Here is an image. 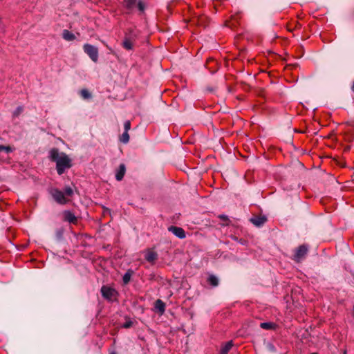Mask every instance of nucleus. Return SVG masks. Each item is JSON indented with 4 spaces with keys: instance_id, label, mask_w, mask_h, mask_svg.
<instances>
[{
    "instance_id": "nucleus-11",
    "label": "nucleus",
    "mask_w": 354,
    "mask_h": 354,
    "mask_svg": "<svg viewBox=\"0 0 354 354\" xmlns=\"http://www.w3.org/2000/svg\"><path fill=\"white\" fill-rule=\"evenodd\" d=\"M155 308L160 312V314H163L165 310V304L162 300L158 299L155 302Z\"/></svg>"
},
{
    "instance_id": "nucleus-29",
    "label": "nucleus",
    "mask_w": 354,
    "mask_h": 354,
    "mask_svg": "<svg viewBox=\"0 0 354 354\" xmlns=\"http://www.w3.org/2000/svg\"><path fill=\"white\" fill-rule=\"evenodd\" d=\"M111 354H115V353H111Z\"/></svg>"
},
{
    "instance_id": "nucleus-23",
    "label": "nucleus",
    "mask_w": 354,
    "mask_h": 354,
    "mask_svg": "<svg viewBox=\"0 0 354 354\" xmlns=\"http://www.w3.org/2000/svg\"><path fill=\"white\" fill-rule=\"evenodd\" d=\"M5 151L6 153H10L12 151V149L9 146L5 147L3 145H0V151Z\"/></svg>"
},
{
    "instance_id": "nucleus-1",
    "label": "nucleus",
    "mask_w": 354,
    "mask_h": 354,
    "mask_svg": "<svg viewBox=\"0 0 354 354\" xmlns=\"http://www.w3.org/2000/svg\"><path fill=\"white\" fill-rule=\"evenodd\" d=\"M50 159L56 162V169L59 175H62L66 169L71 167V160L64 152H59L56 148L49 151Z\"/></svg>"
},
{
    "instance_id": "nucleus-13",
    "label": "nucleus",
    "mask_w": 354,
    "mask_h": 354,
    "mask_svg": "<svg viewBox=\"0 0 354 354\" xmlns=\"http://www.w3.org/2000/svg\"><path fill=\"white\" fill-rule=\"evenodd\" d=\"M122 46L127 50H131L133 47V42L131 38L126 37L123 41Z\"/></svg>"
},
{
    "instance_id": "nucleus-10",
    "label": "nucleus",
    "mask_w": 354,
    "mask_h": 354,
    "mask_svg": "<svg viewBox=\"0 0 354 354\" xmlns=\"http://www.w3.org/2000/svg\"><path fill=\"white\" fill-rule=\"evenodd\" d=\"M125 171H126L125 165L124 164H121L119 167L118 170L117 171L116 174H115V178L117 179V180L120 181L123 178L124 174H125Z\"/></svg>"
},
{
    "instance_id": "nucleus-20",
    "label": "nucleus",
    "mask_w": 354,
    "mask_h": 354,
    "mask_svg": "<svg viewBox=\"0 0 354 354\" xmlns=\"http://www.w3.org/2000/svg\"><path fill=\"white\" fill-rule=\"evenodd\" d=\"M80 95L84 99H89L91 97V94L86 89L81 90Z\"/></svg>"
},
{
    "instance_id": "nucleus-18",
    "label": "nucleus",
    "mask_w": 354,
    "mask_h": 354,
    "mask_svg": "<svg viewBox=\"0 0 354 354\" xmlns=\"http://www.w3.org/2000/svg\"><path fill=\"white\" fill-rule=\"evenodd\" d=\"M120 140L124 144L127 143L129 140V135L128 132L124 131L120 136Z\"/></svg>"
},
{
    "instance_id": "nucleus-19",
    "label": "nucleus",
    "mask_w": 354,
    "mask_h": 354,
    "mask_svg": "<svg viewBox=\"0 0 354 354\" xmlns=\"http://www.w3.org/2000/svg\"><path fill=\"white\" fill-rule=\"evenodd\" d=\"M125 6L128 9H132L136 3V0H124Z\"/></svg>"
},
{
    "instance_id": "nucleus-15",
    "label": "nucleus",
    "mask_w": 354,
    "mask_h": 354,
    "mask_svg": "<svg viewBox=\"0 0 354 354\" xmlns=\"http://www.w3.org/2000/svg\"><path fill=\"white\" fill-rule=\"evenodd\" d=\"M207 281L209 284H211L212 286H217L218 284V278L214 275H210L208 277Z\"/></svg>"
},
{
    "instance_id": "nucleus-3",
    "label": "nucleus",
    "mask_w": 354,
    "mask_h": 354,
    "mask_svg": "<svg viewBox=\"0 0 354 354\" xmlns=\"http://www.w3.org/2000/svg\"><path fill=\"white\" fill-rule=\"evenodd\" d=\"M51 195L54 200L59 204H66L68 200L66 198L64 192L57 189H54L51 191Z\"/></svg>"
},
{
    "instance_id": "nucleus-6",
    "label": "nucleus",
    "mask_w": 354,
    "mask_h": 354,
    "mask_svg": "<svg viewBox=\"0 0 354 354\" xmlns=\"http://www.w3.org/2000/svg\"><path fill=\"white\" fill-rule=\"evenodd\" d=\"M63 216H64V220L65 221H67V222L70 223L75 224L77 221V218L71 211H68V210L64 211L63 212Z\"/></svg>"
},
{
    "instance_id": "nucleus-9",
    "label": "nucleus",
    "mask_w": 354,
    "mask_h": 354,
    "mask_svg": "<svg viewBox=\"0 0 354 354\" xmlns=\"http://www.w3.org/2000/svg\"><path fill=\"white\" fill-rule=\"evenodd\" d=\"M250 221L256 226L262 225L266 221V218L265 216H255L250 218Z\"/></svg>"
},
{
    "instance_id": "nucleus-5",
    "label": "nucleus",
    "mask_w": 354,
    "mask_h": 354,
    "mask_svg": "<svg viewBox=\"0 0 354 354\" xmlns=\"http://www.w3.org/2000/svg\"><path fill=\"white\" fill-rule=\"evenodd\" d=\"M169 231L179 239H184L186 236L184 230L179 227L171 226L169 227Z\"/></svg>"
},
{
    "instance_id": "nucleus-24",
    "label": "nucleus",
    "mask_w": 354,
    "mask_h": 354,
    "mask_svg": "<svg viewBox=\"0 0 354 354\" xmlns=\"http://www.w3.org/2000/svg\"><path fill=\"white\" fill-rule=\"evenodd\" d=\"M124 131L128 132L131 129V122L129 120H127L124 124Z\"/></svg>"
},
{
    "instance_id": "nucleus-4",
    "label": "nucleus",
    "mask_w": 354,
    "mask_h": 354,
    "mask_svg": "<svg viewBox=\"0 0 354 354\" xmlns=\"http://www.w3.org/2000/svg\"><path fill=\"white\" fill-rule=\"evenodd\" d=\"M308 252V248L306 245H300L295 251L294 255V259L299 262L301 259H303L306 255Z\"/></svg>"
},
{
    "instance_id": "nucleus-27",
    "label": "nucleus",
    "mask_w": 354,
    "mask_h": 354,
    "mask_svg": "<svg viewBox=\"0 0 354 354\" xmlns=\"http://www.w3.org/2000/svg\"><path fill=\"white\" fill-rule=\"evenodd\" d=\"M220 218L222 219H225L227 218V216H224V215H221V216H220Z\"/></svg>"
},
{
    "instance_id": "nucleus-21",
    "label": "nucleus",
    "mask_w": 354,
    "mask_h": 354,
    "mask_svg": "<svg viewBox=\"0 0 354 354\" xmlns=\"http://www.w3.org/2000/svg\"><path fill=\"white\" fill-rule=\"evenodd\" d=\"M64 194L65 196H71L73 194V190L71 187H66Z\"/></svg>"
},
{
    "instance_id": "nucleus-8",
    "label": "nucleus",
    "mask_w": 354,
    "mask_h": 354,
    "mask_svg": "<svg viewBox=\"0 0 354 354\" xmlns=\"http://www.w3.org/2000/svg\"><path fill=\"white\" fill-rule=\"evenodd\" d=\"M157 257H158V254L156 252H155L152 250H148L147 251L146 254H145V259L147 261H149L150 263H153L157 259Z\"/></svg>"
},
{
    "instance_id": "nucleus-28",
    "label": "nucleus",
    "mask_w": 354,
    "mask_h": 354,
    "mask_svg": "<svg viewBox=\"0 0 354 354\" xmlns=\"http://www.w3.org/2000/svg\"><path fill=\"white\" fill-rule=\"evenodd\" d=\"M352 90L354 91V83H353V85L352 86Z\"/></svg>"
},
{
    "instance_id": "nucleus-12",
    "label": "nucleus",
    "mask_w": 354,
    "mask_h": 354,
    "mask_svg": "<svg viewBox=\"0 0 354 354\" xmlns=\"http://www.w3.org/2000/svg\"><path fill=\"white\" fill-rule=\"evenodd\" d=\"M62 37L66 41H73L75 39V36L73 33L68 30H64L62 33Z\"/></svg>"
},
{
    "instance_id": "nucleus-22",
    "label": "nucleus",
    "mask_w": 354,
    "mask_h": 354,
    "mask_svg": "<svg viewBox=\"0 0 354 354\" xmlns=\"http://www.w3.org/2000/svg\"><path fill=\"white\" fill-rule=\"evenodd\" d=\"M23 111L22 106H18L13 113V115L15 117L19 116Z\"/></svg>"
},
{
    "instance_id": "nucleus-17",
    "label": "nucleus",
    "mask_w": 354,
    "mask_h": 354,
    "mask_svg": "<svg viewBox=\"0 0 354 354\" xmlns=\"http://www.w3.org/2000/svg\"><path fill=\"white\" fill-rule=\"evenodd\" d=\"M261 328L266 330L272 329L274 327V324L272 322H263L260 324Z\"/></svg>"
},
{
    "instance_id": "nucleus-16",
    "label": "nucleus",
    "mask_w": 354,
    "mask_h": 354,
    "mask_svg": "<svg viewBox=\"0 0 354 354\" xmlns=\"http://www.w3.org/2000/svg\"><path fill=\"white\" fill-rule=\"evenodd\" d=\"M133 271L131 270H129L123 276L122 280L124 284H127L131 279V275H132Z\"/></svg>"
},
{
    "instance_id": "nucleus-25",
    "label": "nucleus",
    "mask_w": 354,
    "mask_h": 354,
    "mask_svg": "<svg viewBox=\"0 0 354 354\" xmlns=\"http://www.w3.org/2000/svg\"><path fill=\"white\" fill-rule=\"evenodd\" d=\"M138 8L140 11H143L144 9H145V6L144 4L142 3V1H138Z\"/></svg>"
},
{
    "instance_id": "nucleus-2",
    "label": "nucleus",
    "mask_w": 354,
    "mask_h": 354,
    "mask_svg": "<svg viewBox=\"0 0 354 354\" xmlns=\"http://www.w3.org/2000/svg\"><path fill=\"white\" fill-rule=\"evenodd\" d=\"M84 51L88 55L92 61L97 62L98 60V49L97 47L86 44L83 46Z\"/></svg>"
},
{
    "instance_id": "nucleus-7",
    "label": "nucleus",
    "mask_w": 354,
    "mask_h": 354,
    "mask_svg": "<svg viewBox=\"0 0 354 354\" xmlns=\"http://www.w3.org/2000/svg\"><path fill=\"white\" fill-rule=\"evenodd\" d=\"M114 290L107 287V286H102L101 288V293L102 296L106 299H111L113 295Z\"/></svg>"
},
{
    "instance_id": "nucleus-14",
    "label": "nucleus",
    "mask_w": 354,
    "mask_h": 354,
    "mask_svg": "<svg viewBox=\"0 0 354 354\" xmlns=\"http://www.w3.org/2000/svg\"><path fill=\"white\" fill-rule=\"evenodd\" d=\"M233 346L232 342L230 341L225 344L221 348L220 354H227Z\"/></svg>"
},
{
    "instance_id": "nucleus-26",
    "label": "nucleus",
    "mask_w": 354,
    "mask_h": 354,
    "mask_svg": "<svg viewBox=\"0 0 354 354\" xmlns=\"http://www.w3.org/2000/svg\"><path fill=\"white\" fill-rule=\"evenodd\" d=\"M131 326V322H127V323L124 324V328H129Z\"/></svg>"
}]
</instances>
